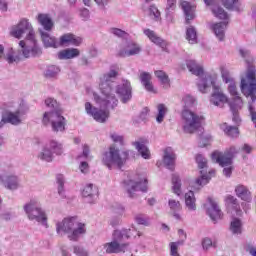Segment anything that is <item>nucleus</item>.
<instances>
[{"mask_svg": "<svg viewBox=\"0 0 256 256\" xmlns=\"http://www.w3.org/2000/svg\"><path fill=\"white\" fill-rule=\"evenodd\" d=\"M117 77H119V67L112 66L108 72L100 77L99 90L101 96L94 92L93 89H87V94L89 97H93L100 109L93 106L90 102L84 104V109L86 114L92 117L94 121H97V123H105L109 119V109H115L119 103L113 91Z\"/></svg>", "mask_w": 256, "mask_h": 256, "instance_id": "f257e3e1", "label": "nucleus"}, {"mask_svg": "<svg viewBox=\"0 0 256 256\" xmlns=\"http://www.w3.org/2000/svg\"><path fill=\"white\" fill-rule=\"evenodd\" d=\"M197 87L200 93H209L212 87V93L210 95V104L214 107L223 109L227 103H229V96L225 94L219 84V73L212 72V74H206L197 81Z\"/></svg>", "mask_w": 256, "mask_h": 256, "instance_id": "f03ea898", "label": "nucleus"}, {"mask_svg": "<svg viewBox=\"0 0 256 256\" xmlns=\"http://www.w3.org/2000/svg\"><path fill=\"white\" fill-rule=\"evenodd\" d=\"M16 25L22 30L23 34L26 35L25 40L19 42V47L22 48V55L25 59L31 57H39L43 53L37 36L35 35V29L33 24L27 18H22Z\"/></svg>", "mask_w": 256, "mask_h": 256, "instance_id": "7ed1b4c3", "label": "nucleus"}, {"mask_svg": "<svg viewBox=\"0 0 256 256\" xmlns=\"http://www.w3.org/2000/svg\"><path fill=\"white\" fill-rule=\"evenodd\" d=\"M241 93L245 97H250L251 102H248V111L250 113L251 121L256 127V109L253 103L256 101V66L248 65L244 74L241 75L240 81Z\"/></svg>", "mask_w": 256, "mask_h": 256, "instance_id": "20e7f679", "label": "nucleus"}, {"mask_svg": "<svg viewBox=\"0 0 256 256\" xmlns=\"http://www.w3.org/2000/svg\"><path fill=\"white\" fill-rule=\"evenodd\" d=\"M56 232L60 237L67 235L70 241H79L87 233V226L77 216H68L56 223Z\"/></svg>", "mask_w": 256, "mask_h": 256, "instance_id": "39448f33", "label": "nucleus"}, {"mask_svg": "<svg viewBox=\"0 0 256 256\" xmlns=\"http://www.w3.org/2000/svg\"><path fill=\"white\" fill-rule=\"evenodd\" d=\"M29 111L27 103L23 100H11L5 103L4 119L15 127L22 125L25 115Z\"/></svg>", "mask_w": 256, "mask_h": 256, "instance_id": "423d86ee", "label": "nucleus"}, {"mask_svg": "<svg viewBox=\"0 0 256 256\" xmlns=\"http://www.w3.org/2000/svg\"><path fill=\"white\" fill-rule=\"evenodd\" d=\"M23 209L29 221H36V223H40L42 227L49 229V223L47 222L49 218L47 217V212L43 210L39 200H30L23 206Z\"/></svg>", "mask_w": 256, "mask_h": 256, "instance_id": "0eeeda50", "label": "nucleus"}, {"mask_svg": "<svg viewBox=\"0 0 256 256\" xmlns=\"http://www.w3.org/2000/svg\"><path fill=\"white\" fill-rule=\"evenodd\" d=\"M124 187L129 195V197H135V193L142 191V193H147L149 189V181L147 180V172H137L132 175L129 179L124 181Z\"/></svg>", "mask_w": 256, "mask_h": 256, "instance_id": "6e6552de", "label": "nucleus"}, {"mask_svg": "<svg viewBox=\"0 0 256 256\" xmlns=\"http://www.w3.org/2000/svg\"><path fill=\"white\" fill-rule=\"evenodd\" d=\"M125 157L121 156V151L117 146L111 145L108 151L102 154L101 161L105 167L108 169H113V167H117V169H121L123 165H125L127 161L128 152H124Z\"/></svg>", "mask_w": 256, "mask_h": 256, "instance_id": "1a4fd4ad", "label": "nucleus"}, {"mask_svg": "<svg viewBox=\"0 0 256 256\" xmlns=\"http://www.w3.org/2000/svg\"><path fill=\"white\" fill-rule=\"evenodd\" d=\"M205 118L189 109H184L182 111V131L189 135L195 133L201 125H203Z\"/></svg>", "mask_w": 256, "mask_h": 256, "instance_id": "9d476101", "label": "nucleus"}, {"mask_svg": "<svg viewBox=\"0 0 256 256\" xmlns=\"http://www.w3.org/2000/svg\"><path fill=\"white\" fill-rule=\"evenodd\" d=\"M42 123L46 127L51 125L54 133H63L65 127H67V120L59 111H46L42 118Z\"/></svg>", "mask_w": 256, "mask_h": 256, "instance_id": "9b49d317", "label": "nucleus"}, {"mask_svg": "<svg viewBox=\"0 0 256 256\" xmlns=\"http://www.w3.org/2000/svg\"><path fill=\"white\" fill-rule=\"evenodd\" d=\"M129 249V243H123L121 239L115 238V231L112 233V241L99 246L96 249L98 255H105V253H125Z\"/></svg>", "mask_w": 256, "mask_h": 256, "instance_id": "f8f14e48", "label": "nucleus"}, {"mask_svg": "<svg viewBox=\"0 0 256 256\" xmlns=\"http://www.w3.org/2000/svg\"><path fill=\"white\" fill-rule=\"evenodd\" d=\"M218 71H220L223 83H226V85H228L227 91L230 97H237L238 95H240L239 91L237 90V82L235 81V78L231 76V72H229L227 65L220 64L218 67Z\"/></svg>", "mask_w": 256, "mask_h": 256, "instance_id": "ddd939ff", "label": "nucleus"}, {"mask_svg": "<svg viewBox=\"0 0 256 256\" xmlns=\"http://www.w3.org/2000/svg\"><path fill=\"white\" fill-rule=\"evenodd\" d=\"M240 148L231 146L224 153L214 152L212 153V161L218 163L219 165H233V158L239 153Z\"/></svg>", "mask_w": 256, "mask_h": 256, "instance_id": "4468645a", "label": "nucleus"}, {"mask_svg": "<svg viewBox=\"0 0 256 256\" xmlns=\"http://www.w3.org/2000/svg\"><path fill=\"white\" fill-rule=\"evenodd\" d=\"M215 175V170H210L208 173L205 170L200 171V177L189 183L193 191H201L205 185L211 181V177Z\"/></svg>", "mask_w": 256, "mask_h": 256, "instance_id": "2eb2a0df", "label": "nucleus"}, {"mask_svg": "<svg viewBox=\"0 0 256 256\" xmlns=\"http://www.w3.org/2000/svg\"><path fill=\"white\" fill-rule=\"evenodd\" d=\"M204 209L207 215L210 217L211 221H213L214 223H217V221L221 219V209L219 208V205H217V202L213 200V198H207L204 204Z\"/></svg>", "mask_w": 256, "mask_h": 256, "instance_id": "dca6fc26", "label": "nucleus"}, {"mask_svg": "<svg viewBox=\"0 0 256 256\" xmlns=\"http://www.w3.org/2000/svg\"><path fill=\"white\" fill-rule=\"evenodd\" d=\"M132 91L131 82L128 80H123L122 83L116 87V93L123 103H129V101H131V97H133Z\"/></svg>", "mask_w": 256, "mask_h": 256, "instance_id": "f3484780", "label": "nucleus"}, {"mask_svg": "<svg viewBox=\"0 0 256 256\" xmlns=\"http://www.w3.org/2000/svg\"><path fill=\"white\" fill-rule=\"evenodd\" d=\"M93 157L89 151V146L83 145V151L80 155L77 156L76 160L79 164V171L84 175L89 173V163L87 161H91Z\"/></svg>", "mask_w": 256, "mask_h": 256, "instance_id": "a211bd4d", "label": "nucleus"}, {"mask_svg": "<svg viewBox=\"0 0 256 256\" xmlns=\"http://www.w3.org/2000/svg\"><path fill=\"white\" fill-rule=\"evenodd\" d=\"M229 22H210L208 28L214 33L218 41H225V32L227 31V25Z\"/></svg>", "mask_w": 256, "mask_h": 256, "instance_id": "6ab92c4d", "label": "nucleus"}, {"mask_svg": "<svg viewBox=\"0 0 256 256\" xmlns=\"http://www.w3.org/2000/svg\"><path fill=\"white\" fill-rule=\"evenodd\" d=\"M40 39L46 49L53 48L57 49L59 47V42L57 38L51 35V31H44L43 29H38Z\"/></svg>", "mask_w": 256, "mask_h": 256, "instance_id": "aec40b11", "label": "nucleus"}, {"mask_svg": "<svg viewBox=\"0 0 256 256\" xmlns=\"http://www.w3.org/2000/svg\"><path fill=\"white\" fill-rule=\"evenodd\" d=\"M36 21L39 24V29H42L43 31H53V27H55V23L53 22V18H51V15L47 13H39L36 16Z\"/></svg>", "mask_w": 256, "mask_h": 256, "instance_id": "412c9836", "label": "nucleus"}, {"mask_svg": "<svg viewBox=\"0 0 256 256\" xmlns=\"http://www.w3.org/2000/svg\"><path fill=\"white\" fill-rule=\"evenodd\" d=\"M143 33L146 37L149 38V41L151 43H154V45H157L158 47H161V49L165 50L167 49V46L169 45L163 38H161L155 31L146 28L143 30Z\"/></svg>", "mask_w": 256, "mask_h": 256, "instance_id": "4be33fe9", "label": "nucleus"}, {"mask_svg": "<svg viewBox=\"0 0 256 256\" xmlns=\"http://www.w3.org/2000/svg\"><path fill=\"white\" fill-rule=\"evenodd\" d=\"M58 43L62 47H69V45H75L76 47H79V45L83 43V39L79 36H75L71 33H68V34L62 35Z\"/></svg>", "mask_w": 256, "mask_h": 256, "instance_id": "5701e85b", "label": "nucleus"}, {"mask_svg": "<svg viewBox=\"0 0 256 256\" xmlns=\"http://www.w3.org/2000/svg\"><path fill=\"white\" fill-rule=\"evenodd\" d=\"M235 195L241 199V201H245L246 203H251L253 201V195L249 188L243 184H238L234 189Z\"/></svg>", "mask_w": 256, "mask_h": 256, "instance_id": "b1692460", "label": "nucleus"}, {"mask_svg": "<svg viewBox=\"0 0 256 256\" xmlns=\"http://www.w3.org/2000/svg\"><path fill=\"white\" fill-rule=\"evenodd\" d=\"M205 5L211 7V11L217 19H222L223 21H229V14L225 12L223 8H221L219 5L215 4L213 0H204Z\"/></svg>", "mask_w": 256, "mask_h": 256, "instance_id": "393cba45", "label": "nucleus"}, {"mask_svg": "<svg viewBox=\"0 0 256 256\" xmlns=\"http://www.w3.org/2000/svg\"><path fill=\"white\" fill-rule=\"evenodd\" d=\"M2 183L5 189H8V191H17L20 186L19 177H17L15 174H6L2 178Z\"/></svg>", "mask_w": 256, "mask_h": 256, "instance_id": "a878e982", "label": "nucleus"}, {"mask_svg": "<svg viewBox=\"0 0 256 256\" xmlns=\"http://www.w3.org/2000/svg\"><path fill=\"white\" fill-rule=\"evenodd\" d=\"M135 233H137V228L134 225H132L129 228L114 230V237L115 239H121L123 242L125 241V239H131L135 237Z\"/></svg>", "mask_w": 256, "mask_h": 256, "instance_id": "bb28decb", "label": "nucleus"}, {"mask_svg": "<svg viewBox=\"0 0 256 256\" xmlns=\"http://www.w3.org/2000/svg\"><path fill=\"white\" fill-rule=\"evenodd\" d=\"M177 160V155L172 148L168 147L164 150L163 163L167 169L173 171L175 169V161Z\"/></svg>", "mask_w": 256, "mask_h": 256, "instance_id": "cd10ccee", "label": "nucleus"}, {"mask_svg": "<svg viewBox=\"0 0 256 256\" xmlns=\"http://www.w3.org/2000/svg\"><path fill=\"white\" fill-rule=\"evenodd\" d=\"M168 207L172 217H174L176 221H183V216H181V210L183 207L181 206V202L179 200L170 198L168 200Z\"/></svg>", "mask_w": 256, "mask_h": 256, "instance_id": "c85d7f7f", "label": "nucleus"}, {"mask_svg": "<svg viewBox=\"0 0 256 256\" xmlns=\"http://www.w3.org/2000/svg\"><path fill=\"white\" fill-rule=\"evenodd\" d=\"M141 53V46L134 42L127 43L119 52L121 57H131L133 55H139Z\"/></svg>", "mask_w": 256, "mask_h": 256, "instance_id": "c756f323", "label": "nucleus"}, {"mask_svg": "<svg viewBox=\"0 0 256 256\" xmlns=\"http://www.w3.org/2000/svg\"><path fill=\"white\" fill-rule=\"evenodd\" d=\"M186 67L190 71V73H192V75H196V77H199V79H201V77H205L206 75L203 74L205 71L203 69V65L195 60H187ZM207 75H211V73H207Z\"/></svg>", "mask_w": 256, "mask_h": 256, "instance_id": "7c9ffc66", "label": "nucleus"}, {"mask_svg": "<svg viewBox=\"0 0 256 256\" xmlns=\"http://www.w3.org/2000/svg\"><path fill=\"white\" fill-rule=\"evenodd\" d=\"M181 8L182 11H184L185 21L187 25H189V23H191V21L195 19V5L191 4L188 1H182Z\"/></svg>", "mask_w": 256, "mask_h": 256, "instance_id": "2f4dec72", "label": "nucleus"}, {"mask_svg": "<svg viewBox=\"0 0 256 256\" xmlns=\"http://www.w3.org/2000/svg\"><path fill=\"white\" fill-rule=\"evenodd\" d=\"M82 197H84L87 203H95L97 197V187L93 184H86L82 190Z\"/></svg>", "mask_w": 256, "mask_h": 256, "instance_id": "473e14b6", "label": "nucleus"}, {"mask_svg": "<svg viewBox=\"0 0 256 256\" xmlns=\"http://www.w3.org/2000/svg\"><path fill=\"white\" fill-rule=\"evenodd\" d=\"M184 203L187 211H197V198L195 197V192L193 190H189L185 193Z\"/></svg>", "mask_w": 256, "mask_h": 256, "instance_id": "72a5a7b5", "label": "nucleus"}, {"mask_svg": "<svg viewBox=\"0 0 256 256\" xmlns=\"http://www.w3.org/2000/svg\"><path fill=\"white\" fill-rule=\"evenodd\" d=\"M225 203L229 209H233L234 213L241 217L243 215V210H241V206L239 205V200L235 198L233 195H227L225 197Z\"/></svg>", "mask_w": 256, "mask_h": 256, "instance_id": "f704fd0d", "label": "nucleus"}, {"mask_svg": "<svg viewBox=\"0 0 256 256\" xmlns=\"http://www.w3.org/2000/svg\"><path fill=\"white\" fill-rule=\"evenodd\" d=\"M80 51L77 48H66L57 53V59L61 61H65L68 59H75V57H79Z\"/></svg>", "mask_w": 256, "mask_h": 256, "instance_id": "c9c22d12", "label": "nucleus"}, {"mask_svg": "<svg viewBox=\"0 0 256 256\" xmlns=\"http://www.w3.org/2000/svg\"><path fill=\"white\" fill-rule=\"evenodd\" d=\"M20 51L21 52H17L15 49H13V47L6 49V56L4 61H7L9 64L19 63V61H21V55L23 56V51Z\"/></svg>", "mask_w": 256, "mask_h": 256, "instance_id": "e433bc0d", "label": "nucleus"}, {"mask_svg": "<svg viewBox=\"0 0 256 256\" xmlns=\"http://www.w3.org/2000/svg\"><path fill=\"white\" fill-rule=\"evenodd\" d=\"M140 80L146 91L149 93H157V90L153 87V83L151 82V74L147 72L141 73Z\"/></svg>", "mask_w": 256, "mask_h": 256, "instance_id": "4c0bfd02", "label": "nucleus"}, {"mask_svg": "<svg viewBox=\"0 0 256 256\" xmlns=\"http://www.w3.org/2000/svg\"><path fill=\"white\" fill-rule=\"evenodd\" d=\"M231 111H241L245 103L243 102V98H241V94L238 96H232L231 100L228 102Z\"/></svg>", "mask_w": 256, "mask_h": 256, "instance_id": "58836bf2", "label": "nucleus"}, {"mask_svg": "<svg viewBox=\"0 0 256 256\" xmlns=\"http://www.w3.org/2000/svg\"><path fill=\"white\" fill-rule=\"evenodd\" d=\"M46 147L52 151V155H61L63 153V144L55 139L47 142Z\"/></svg>", "mask_w": 256, "mask_h": 256, "instance_id": "ea45409f", "label": "nucleus"}, {"mask_svg": "<svg viewBox=\"0 0 256 256\" xmlns=\"http://www.w3.org/2000/svg\"><path fill=\"white\" fill-rule=\"evenodd\" d=\"M133 145L143 159H151V151H149V148L143 142L136 141L133 142Z\"/></svg>", "mask_w": 256, "mask_h": 256, "instance_id": "a19ab883", "label": "nucleus"}, {"mask_svg": "<svg viewBox=\"0 0 256 256\" xmlns=\"http://www.w3.org/2000/svg\"><path fill=\"white\" fill-rule=\"evenodd\" d=\"M230 231L233 235H241L243 233V221L239 218H233L230 222Z\"/></svg>", "mask_w": 256, "mask_h": 256, "instance_id": "79ce46f5", "label": "nucleus"}, {"mask_svg": "<svg viewBox=\"0 0 256 256\" xmlns=\"http://www.w3.org/2000/svg\"><path fill=\"white\" fill-rule=\"evenodd\" d=\"M145 13L152 19L153 21H161V12L159 11V8L155 4H152L148 7V9L144 10Z\"/></svg>", "mask_w": 256, "mask_h": 256, "instance_id": "37998d69", "label": "nucleus"}, {"mask_svg": "<svg viewBox=\"0 0 256 256\" xmlns=\"http://www.w3.org/2000/svg\"><path fill=\"white\" fill-rule=\"evenodd\" d=\"M186 40L190 45H196L198 37L197 28H195V26H189L186 28Z\"/></svg>", "mask_w": 256, "mask_h": 256, "instance_id": "c03bdc74", "label": "nucleus"}, {"mask_svg": "<svg viewBox=\"0 0 256 256\" xmlns=\"http://www.w3.org/2000/svg\"><path fill=\"white\" fill-rule=\"evenodd\" d=\"M40 161L51 163L53 161V152L45 145L37 155Z\"/></svg>", "mask_w": 256, "mask_h": 256, "instance_id": "a18cd8bd", "label": "nucleus"}, {"mask_svg": "<svg viewBox=\"0 0 256 256\" xmlns=\"http://www.w3.org/2000/svg\"><path fill=\"white\" fill-rule=\"evenodd\" d=\"M221 131L225 133L228 137H239V128L230 126L227 123L220 125Z\"/></svg>", "mask_w": 256, "mask_h": 256, "instance_id": "49530a36", "label": "nucleus"}, {"mask_svg": "<svg viewBox=\"0 0 256 256\" xmlns=\"http://www.w3.org/2000/svg\"><path fill=\"white\" fill-rule=\"evenodd\" d=\"M134 221L137 223V225H143V227H151V217L145 214H135Z\"/></svg>", "mask_w": 256, "mask_h": 256, "instance_id": "de8ad7c7", "label": "nucleus"}, {"mask_svg": "<svg viewBox=\"0 0 256 256\" xmlns=\"http://www.w3.org/2000/svg\"><path fill=\"white\" fill-rule=\"evenodd\" d=\"M222 5L226 9H230L231 11H241V2L239 0H221Z\"/></svg>", "mask_w": 256, "mask_h": 256, "instance_id": "09e8293b", "label": "nucleus"}, {"mask_svg": "<svg viewBox=\"0 0 256 256\" xmlns=\"http://www.w3.org/2000/svg\"><path fill=\"white\" fill-rule=\"evenodd\" d=\"M155 75H156L157 79H159L163 88L169 89V87H170L169 76H167V74L165 72H163L162 70H157L155 72Z\"/></svg>", "mask_w": 256, "mask_h": 256, "instance_id": "8fccbe9b", "label": "nucleus"}, {"mask_svg": "<svg viewBox=\"0 0 256 256\" xmlns=\"http://www.w3.org/2000/svg\"><path fill=\"white\" fill-rule=\"evenodd\" d=\"M167 106L165 104H158L157 105V114H156V121L157 123H163L165 121V116L167 115Z\"/></svg>", "mask_w": 256, "mask_h": 256, "instance_id": "3c124183", "label": "nucleus"}, {"mask_svg": "<svg viewBox=\"0 0 256 256\" xmlns=\"http://www.w3.org/2000/svg\"><path fill=\"white\" fill-rule=\"evenodd\" d=\"M172 191L175 195H181V178L177 174L172 175Z\"/></svg>", "mask_w": 256, "mask_h": 256, "instance_id": "603ef678", "label": "nucleus"}, {"mask_svg": "<svg viewBox=\"0 0 256 256\" xmlns=\"http://www.w3.org/2000/svg\"><path fill=\"white\" fill-rule=\"evenodd\" d=\"M61 73V68L57 65H50L45 70V76L49 79H55Z\"/></svg>", "mask_w": 256, "mask_h": 256, "instance_id": "864d4df0", "label": "nucleus"}, {"mask_svg": "<svg viewBox=\"0 0 256 256\" xmlns=\"http://www.w3.org/2000/svg\"><path fill=\"white\" fill-rule=\"evenodd\" d=\"M183 245V240H178L176 242H170L169 247H170V256H181L179 254V247Z\"/></svg>", "mask_w": 256, "mask_h": 256, "instance_id": "5fc2aeb1", "label": "nucleus"}, {"mask_svg": "<svg viewBox=\"0 0 256 256\" xmlns=\"http://www.w3.org/2000/svg\"><path fill=\"white\" fill-rule=\"evenodd\" d=\"M181 105L184 107V109H189L195 105V98L189 94H186L182 97Z\"/></svg>", "mask_w": 256, "mask_h": 256, "instance_id": "6e6d98bb", "label": "nucleus"}, {"mask_svg": "<svg viewBox=\"0 0 256 256\" xmlns=\"http://www.w3.org/2000/svg\"><path fill=\"white\" fill-rule=\"evenodd\" d=\"M9 35H11V37H14L15 39H22L23 35L25 34L22 32L21 28L18 27L17 24H15L10 27Z\"/></svg>", "mask_w": 256, "mask_h": 256, "instance_id": "4d7b16f0", "label": "nucleus"}, {"mask_svg": "<svg viewBox=\"0 0 256 256\" xmlns=\"http://www.w3.org/2000/svg\"><path fill=\"white\" fill-rule=\"evenodd\" d=\"M110 139H112L113 143H115L116 145H120L121 147L125 145V137L116 132L110 134Z\"/></svg>", "mask_w": 256, "mask_h": 256, "instance_id": "13d9d810", "label": "nucleus"}, {"mask_svg": "<svg viewBox=\"0 0 256 256\" xmlns=\"http://www.w3.org/2000/svg\"><path fill=\"white\" fill-rule=\"evenodd\" d=\"M72 250L76 256H89V252L83 246L74 245Z\"/></svg>", "mask_w": 256, "mask_h": 256, "instance_id": "bf43d9fd", "label": "nucleus"}, {"mask_svg": "<svg viewBox=\"0 0 256 256\" xmlns=\"http://www.w3.org/2000/svg\"><path fill=\"white\" fill-rule=\"evenodd\" d=\"M45 105L51 109L50 111H59V104H57V100L53 98H47L45 100Z\"/></svg>", "mask_w": 256, "mask_h": 256, "instance_id": "052dcab7", "label": "nucleus"}, {"mask_svg": "<svg viewBox=\"0 0 256 256\" xmlns=\"http://www.w3.org/2000/svg\"><path fill=\"white\" fill-rule=\"evenodd\" d=\"M201 245H202L203 251H209L211 247H215V243H213V240L209 237L203 238Z\"/></svg>", "mask_w": 256, "mask_h": 256, "instance_id": "680f3d73", "label": "nucleus"}, {"mask_svg": "<svg viewBox=\"0 0 256 256\" xmlns=\"http://www.w3.org/2000/svg\"><path fill=\"white\" fill-rule=\"evenodd\" d=\"M211 135L207 134V133H203L200 136V141H199V146L200 147H207V145H209V143L211 142Z\"/></svg>", "mask_w": 256, "mask_h": 256, "instance_id": "e2e57ef3", "label": "nucleus"}, {"mask_svg": "<svg viewBox=\"0 0 256 256\" xmlns=\"http://www.w3.org/2000/svg\"><path fill=\"white\" fill-rule=\"evenodd\" d=\"M56 183L58 184V193L61 195L63 193V186L65 185V176L58 174L56 176Z\"/></svg>", "mask_w": 256, "mask_h": 256, "instance_id": "0e129e2a", "label": "nucleus"}, {"mask_svg": "<svg viewBox=\"0 0 256 256\" xmlns=\"http://www.w3.org/2000/svg\"><path fill=\"white\" fill-rule=\"evenodd\" d=\"M196 163L198 164L199 169H205L207 167V159L201 154L196 156Z\"/></svg>", "mask_w": 256, "mask_h": 256, "instance_id": "69168bd1", "label": "nucleus"}, {"mask_svg": "<svg viewBox=\"0 0 256 256\" xmlns=\"http://www.w3.org/2000/svg\"><path fill=\"white\" fill-rule=\"evenodd\" d=\"M220 167H223V175H225V177H231V174L233 173V164H219Z\"/></svg>", "mask_w": 256, "mask_h": 256, "instance_id": "338daca9", "label": "nucleus"}, {"mask_svg": "<svg viewBox=\"0 0 256 256\" xmlns=\"http://www.w3.org/2000/svg\"><path fill=\"white\" fill-rule=\"evenodd\" d=\"M109 225H111V227H119V225H121V218L119 217L111 218L109 221Z\"/></svg>", "mask_w": 256, "mask_h": 256, "instance_id": "774afa93", "label": "nucleus"}]
</instances>
